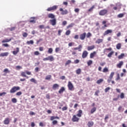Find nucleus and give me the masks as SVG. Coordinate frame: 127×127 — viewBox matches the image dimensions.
Listing matches in <instances>:
<instances>
[{"instance_id": "nucleus-1", "label": "nucleus", "mask_w": 127, "mask_h": 127, "mask_svg": "<svg viewBox=\"0 0 127 127\" xmlns=\"http://www.w3.org/2000/svg\"><path fill=\"white\" fill-rule=\"evenodd\" d=\"M19 90H20V87L19 86H13L12 89L10 90V93L11 94H13L17 91H19Z\"/></svg>"}, {"instance_id": "nucleus-2", "label": "nucleus", "mask_w": 127, "mask_h": 127, "mask_svg": "<svg viewBox=\"0 0 127 127\" xmlns=\"http://www.w3.org/2000/svg\"><path fill=\"white\" fill-rule=\"evenodd\" d=\"M43 61H50L52 62V61H54V57L53 56H49L48 57L45 58L43 59Z\"/></svg>"}, {"instance_id": "nucleus-3", "label": "nucleus", "mask_w": 127, "mask_h": 127, "mask_svg": "<svg viewBox=\"0 0 127 127\" xmlns=\"http://www.w3.org/2000/svg\"><path fill=\"white\" fill-rule=\"evenodd\" d=\"M58 8V6L54 5L52 7H50L47 9V11H53L54 10H56Z\"/></svg>"}, {"instance_id": "nucleus-4", "label": "nucleus", "mask_w": 127, "mask_h": 127, "mask_svg": "<svg viewBox=\"0 0 127 127\" xmlns=\"http://www.w3.org/2000/svg\"><path fill=\"white\" fill-rule=\"evenodd\" d=\"M107 13H108V10L104 9L103 10H101L99 11V15L104 16V15H106Z\"/></svg>"}, {"instance_id": "nucleus-5", "label": "nucleus", "mask_w": 127, "mask_h": 127, "mask_svg": "<svg viewBox=\"0 0 127 127\" xmlns=\"http://www.w3.org/2000/svg\"><path fill=\"white\" fill-rule=\"evenodd\" d=\"M67 87L68 88V90L69 91H73L74 90V86H73V84H72V82L71 81H68Z\"/></svg>"}, {"instance_id": "nucleus-6", "label": "nucleus", "mask_w": 127, "mask_h": 127, "mask_svg": "<svg viewBox=\"0 0 127 127\" xmlns=\"http://www.w3.org/2000/svg\"><path fill=\"white\" fill-rule=\"evenodd\" d=\"M114 75H115V72H112L110 73L109 77L108 79L107 80V82L108 83H111V82H112V79H113V77H114Z\"/></svg>"}, {"instance_id": "nucleus-7", "label": "nucleus", "mask_w": 127, "mask_h": 127, "mask_svg": "<svg viewBox=\"0 0 127 127\" xmlns=\"http://www.w3.org/2000/svg\"><path fill=\"white\" fill-rule=\"evenodd\" d=\"M60 11H62L61 14H62V15H64L68 13V10H67V9L63 10L62 8H60Z\"/></svg>"}, {"instance_id": "nucleus-8", "label": "nucleus", "mask_w": 127, "mask_h": 127, "mask_svg": "<svg viewBox=\"0 0 127 127\" xmlns=\"http://www.w3.org/2000/svg\"><path fill=\"white\" fill-rule=\"evenodd\" d=\"M71 120L73 122H76V123H78L79 122V118L76 115H73Z\"/></svg>"}, {"instance_id": "nucleus-9", "label": "nucleus", "mask_w": 127, "mask_h": 127, "mask_svg": "<svg viewBox=\"0 0 127 127\" xmlns=\"http://www.w3.org/2000/svg\"><path fill=\"white\" fill-rule=\"evenodd\" d=\"M113 30L108 29L106 31H105L104 33L103 34L104 36L108 35V34H109V33H112Z\"/></svg>"}, {"instance_id": "nucleus-10", "label": "nucleus", "mask_w": 127, "mask_h": 127, "mask_svg": "<svg viewBox=\"0 0 127 127\" xmlns=\"http://www.w3.org/2000/svg\"><path fill=\"white\" fill-rule=\"evenodd\" d=\"M87 56H88V52H87V51H83L82 55V58L85 59Z\"/></svg>"}, {"instance_id": "nucleus-11", "label": "nucleus", "mask_w": 127, "mask_h": 127, "mask_svg": "<svg viewBox=\"0 0 127 127\" xmlns=\"http://www.w3.org/2000/svg\"><path fill=\"white\" fill-rule=\"evenodd\" d=\"M10 122V121H9V118H6L3 121V124H4V125H9Z\"/></svg>"}, {"instance_id": "nucleus-12", "label": "nucleus", "mask_w": 127, "mask_h": 127, "mask_svg": "<svg viewBox=\"0 0 127 127\" xmlns=\"http://www.w3.org/2000/svg\"><path fill=\"white\" fill-rule=\"evenodd\" d=\"M86 38V33H83L80 35V39L81 40H84Z\"/></svg>"}, {"instance_id": "nucleus-13", "label": "nucleus", "mask_w": 127, "mask_h": 127, "mask_svg": "<svg viewBox=\"0 0 127 127\" xmlns=\"http://www.w3.org/2000/svg\"><path fill=\"white\" fill-rule=\"evenodd\" d=\"M53 90H57V89H59V84L57 83H55L53 85L52 87Z\"/></svg>"}, {"instance_id": "nucleus-14", "label": "nucleus", "mask_w": 127, "mask_h": 127, "mask_svg": "<svg viewBox=\"0 0 127 127\" xmlns=\"http://www.w3.org/2000/svg\"><path fill=\"white\" fill-rule=\"evenodd\" d=\"M50 21L51 24H52V25H53V26L56 25V18L50 20Z\"/></svg>"}, {"instance_id": "nucleus-15", "label": "nucleus", "mask_w": 127, "mask_h": 127, "mask_svg": "<svg viewBox=\"0 0 127 127\" xmlns=\"http://www.w3.org/2000/svg\"><path fill=\"white\" fill-rule=\"evenodd\" d=\"M124 65V62L121 61L120 63L117 64V68H122V66Z\"/></svg>"}, {"instance_id": "nucleus-16", "label": "nucleus", "mask_w": 127, "mask_h": 127, "mask_svg": "<svg viewBox=\"0 0 127 127\" xmlns=\"http://www.w3.org/2000/svg\"><path fill=\"white\" fill-rule=\"evenodd\" d=\"M29 22L31 23H35V22H36V21L35 20V17H31Z\"/></svg>"}, {"instance_id": "nucleus-17", "label": "nucleus", "mask_w": 127, "mask_h": 127, "mask_svg": "<svg viewBox=\"0 0 127 127\" xmlns=\"http://www.w3.org/2000/svg\"><path fill=\"white\" fill-rule=\"evenodd\" d=\"M103 41H104V39H98L96 41L95 43H96V44H100V43H102L103 42Z\"/></svg>"}, {"instance_id": "nucleus-18", "label": "nucleus", "mask_w": 127, "mask_h": 127, "mask_svg": "<svg viewBox=\"0 0 127 127\" xmlns=\"http://www.w3.org/2000/svg\"><path fill=\"white\" fill-rule=\"evenodd\" d=\"M48 17H49V18H52L53 19H54V18H55V15L53 13H49L48 15Z\"/></svg>"}, {"instance_id": "nucleus-19", "label": "nucleus", "mask_w": 127, "mask_h": 127, "mask_svg": "<svg viewBox=\"0 0 127 127\" xmlns=\"http://www.w3.org/2000/svg\"><path fill=\"white\" fill-rule=\"evenodd\" d=\"M82 114H83V111L81 110H79L78 111V113L76 115V116H77V117H78L79 118H81V117H82Z\"/></svg>"}, {"instance_id": "nucleus-20", "label": "nucleus", "mask_w": 127, "mask_h": 127, "mask_svg": "<svg viewBox=\"0 0 127 127\" xmlns=\"http://www.w3.org/2000/svg\"><path fill=\"white\" fill-rule=\"evenodd\" d=\"M8 55V52L2 53L0 54V57H4V56H7Z\"/></svg>"}, {"instance_id": "nucleus-21", "label": "nucleus", "mask_w": 127, "mask_h": 127, "mask_svg": "<svg viewBox=\"0 0 127 127\" xmlns=\"http://www.w3.org/2000/svg\"><path fill=\"white\" fill-rule=\"evenodd\" d=\"M93 49H95V46L94 45L88 46L87 47V50L88 51H91V50H93Z\"/></svg>"}, {"instance_id": "nucleus-22", "label": "nucleus", "mask_w": 127, "mask_h": 127, "mask_svg": "<svg viewBox=\"0 0 127 127\" xmlns=\"http://www.w3.org/2000/svg\"><path fill=\"white\" fill-rule=\"evenodd\" d=\"M106 23H107V21L104 20L102 21V24L104 25V26L102 27L103 29H105V27H108V25H107Z\"/></svg>"}, {"instance_id": "nucleus-23", "label": "nucleus", "mask_w": 127, "mask_h": 127, "mask_svg": "<svg viewBox=\"0 0 127 127\" xmlns=\"http://www.w3.org/2000/svg\"><path fill=\"white\" fill-rule=\"evenodd\" d=\"M12 38H10L9 39H5L2 41V43H5L6 42H9V41H11Z\"/></svg>"}, {"instance_id": "nucleus-24", "label": "nucleus", "mask_w": 127, "mask_h": 127, "mask_svg": "<svg viewBox=\"0 0 127 127\" xmlns=\"http://www.w3.org/2000/svg\"><path fill=\"white\" fill-rule=\"evenodd\" d=\"M16 51H13L12 52L13 55H16V54H17V53L19 52V48H16Z\"/></svg>"}, {"instance_id": "nucleus-25", "label": "nucleus", "mask_w": 127, "mask_h": 127, "mask_svg": "<svg viewBox=\"0 0 127 127\" xmlns=\"http://www.w3.org/2000/svg\"><path fill=\"white\" fill-rule=\"evenodd\" d=\"M96 54L97 53L96 52H93V53H91L90 55V58H94V57H95V55H96Z\"/></svg>"}, {"instance_id": "nucleus-26", "label": "nucleus", "mask_w": 127, "mask_h": 127, "mask_svg": "<svg viewBox=\"0 0 127 127\" xmlns=\"http://www.w3.org/2000/svg\"><path fill=\"white\" fill-rule=\"evenodd\" d=\"M64 91H65V87H62L61 88L59 91V94H62V93H63V92H64Z\"/></svg>"}, {"instance_id": "nucleus-27", "label": "nucleus", "mask_w": 127, "mask_h": 127, "mask_svg": "<svg viewBox=\"0 0 127 127\" xmlns=\"http://www.w3.org/2000/svg\"><path fill=\"white\" fill-rule=\"evenodd\" d=\"M116 48L118 50H120V49H121V48H122V44H121V43L117 44L116 45Z\"/></svg>"}, {"instance_id": "nucleus-28", "label": "nucleus", "mask_w": 127, "mask_h": 127, "mask_svg": "<svg viewBox=\"0 0 127 127\" xmlns=\"http://www.w3.org/2000/svg\"><path fill=\"white\" fill-rule=\"evenodd\" d=\"M87 126L88 127H93V126H94V122H93L92 121L88 122Z\"/></svg>"}, {"instance_id": "nucleus-29", "label": "nucleus", "mask_w": 127, "mask_h": 127, "mask_svg": "<svg viewBox=\"0 0 127 127\" xmlns=\"http://www.w3.org/2000/svg\"><path fill=\"white\" fill-rule=\"evenodd\" d=\"M102 72L103 73H108V72H109V68H108V67H105L103 68Z\"/></svg>"}, {"instance_id": "nucleus-30", "label": "nucleus", "mask_w": 127, "mask_h": 127, "mask_svg": "<svg viewBox=\"0 0 127 127\" xmlns=\"http://www.w3.org/2000/svg\"><path fill=\"white\" fill-rule=\"evenodd\" d=\"M55 119H57L58 120H59V117L58 116H51L50 120L51 121H53L54 120H55Z\"/></svg>"}, {"instance_id": "nucleus-31", "label": "nucleus", "mask_w": 127, "mask_h": 127, "mask_svg": "<svg viewBox=\"0 0 127 127\" xmlns=\"http://www.w3.org/2000/svg\"><path fill=\"white\" fill-rule=\"evenodd\" d=\"M118 112L119 113H121V112H124V108H123L122 106H119V107L118 109Z\"/></svg>"}, {"instance_id": "nucleus-32", "label": "nucleus", "mask_w": 127, "mask_h": 127, "mask_svg": "<svg viewBox=\"0 0 127 127\" xmlns=\"http://www.w3.org/2000/svg\"><path fill=\"white\" fill-rule=\"evenodd\" d=\"M21 76H22V77H25L26 78H27V79H28V76H26L25 72L22 71L21 73Z\"/></svg>"}, {"instance_id": "nucleus-33", "label": "nucleus", "mask_w": 127, "mask_h": 127, "mask_svg": "<svg viewBox=\"0 0 127 127\" xmlns=\"http://www.w3.org/2000/svg\"><path fill=\"white\" fill-rule=\"evenodd\" d=\"M125 57V54L122 53L120 55L118 56V59H123Z\"/></svg>"}, {"instance_id": "nucleus-34", "label": "nucleus", "mask_w": 127, "mask_h": 127, "mask_svg": "<svg viewBox=\"0 0 127 127\" xmlns=\"http://www.w3.org/2000/svg\"><path fill=\"white\" fill-rule=\"evenodd\" d=\"M81 68H78L76 70V73L77 75H80V74H81Z\"/></svg>"}, {"instance_id": "nucleus-35", "label": "nucleus", "mask_w": 127, "mask_h": 127, "mask_svg": "<svg viewBox=\"0 0 127 127\" xmlns=\"http://www.w3.org/2000/svg\"><path fill=\"white\" fill-rule=\"evenodd\" d=\"M102 82H104V79L103 78H101L99 80H98L96 82L97 84H101V83H102Z\"/></svg>"}, {"instance_id": "nucleus-36", "label": "nucleus", "mask_w": 127, "mask_h": 127, "mask_svg": "<svg viewBox=\"0 0 127 127\" xmlns=\"http://www.w3.org/2000/svg\"><path fill=\"white\" fill-rule=\"evenodd\" d=\"M114 53V51H111L108 54V56H107L108 57H109V58H111V57H112V55H113Z\"/></svg>"}, {"instance_id": "nucleus-37", "label": "nucleus", "mask_w": 127, "mask_h": 127, "mask_svg": "<svg viewBox=\"0 0 127 127\" xmlns=\"http://www.w3.org/2000/svg\"><path fill=\"white\" fill-rule=\"evenodd\" d=\"M51 75H48L46 76L45 80H51Z\"/></svg>"}, {"instance_id": "nucleus-38", "label": "nucleus", "mask_w": 127, "mask_h": 127, "mask_svg": "<svg viewBox=\"0 0 127 127\" xmlns=\"http://www.w3.org/2000/svg\"><path fill=\"white\" fill-rule=\"evenodd\" d=\"M26 43L27 44L29 45V44H33L34 42H33V40H30V41H27Z\"/></svg>"}, {"instance_id": "nucleus-39", "label": "nucleus", "mask_w": 127, "mask_h": 127, "mask_svg": "<svg viewBox=\"0 0 127 127\" xmlns=\"http://www.w3.org/2000/svg\"><path fill=\"white\" fill-rule=\"evenodd\" d=\"M125 13H120L118 15V17L119 18H121V17H124V15H125Z\"/></svg>"}, {"instance_id": "nucleus-40", "label": "nucleus", "mask_w": 127, "mask_h": 127, "mask_svg": "<svg viewBox=\"0 0 127 127\" xmlns=\"http://www.w3.org/2000/svg\"><path fill=\"white\" fill-rule=\"evenodd\" d=\"M48 52L50 54H52V53L53 52V49H52V48H49L48 51Z\"/></svg>"}, {"instance_id": "nucleus-41", "label": "nucleus", "mask_w": 127, "mask_h": 127, "mask_svg": "<svg viewBox=\"0 0 127 127\" xmlns=\"http://www.w3.org/2000/svg\"><path fill=\"white\" fill-rule=\"evenodd\" d=\"M30 81L32 82V83H35V84H37V81L34 78H31L30 79Z\"/></svg>"}, {"instance_id": "nucleus-42", "label": "nucleus", "mask_w": 127, "mask_h": 127, "mask_svg": "<svg viewBox=\"0 0 127 127\" xmlns=\"http://www.w3.org/2000/svg\"><path fill=\"white\" fill-rule=\"evenodd\" d=\"M94 8H95V5H92V7L88 9V11L89 12H91V11H93V10L94 9Z\"/></svg>"}, {"instance_id": "nucleus-43", "label": "nucleus", "mask_w": 127, "mask_h": 127, "mask_svg": "<svg viewBox=\"0 0 127 127\" xmlns=\"http://www.w3.org/2000/svg\"><path fill=\"white\" fill-rule=\"evenodd\" d=\"M68 46L69 47H71L72 46H74V45H75V43L74 42H70L69 43H68Z\"/></svg>"}, {"instance_id": "nucleus-44", "label": "nucleus", "mask_w": 127, "mask_h": 127, "mask_svg": "<svg viewBox=\"0 0 127 127\" xmlns=\"http://www.w3.org/2000/svg\"><path fill=\"white\" fill-rule=\"evenodd\" d=\"M96 110H97V109L96 108V107L93 108L91 110V114H93V113H95V111H96Z\"/></svg>"}, {"instance_id": "nucleus-45", "label": "nucleus", "mask_w": 127, "mask_h": 127, "mask_svg": "<svg viewBox=\"0 0 127 127\" xmlns=\"http://www.w3.org/2000/svg\"><path fill=\"white\" fill-rule=\"evenodd\" d=\"M92 64H93V61H92V60H89L87 62V64L88 66L92 65Z\"/></svg>"}, {"instance_id": "nucleus-46", "label": "nucleus", "mask_w": 127, "mask_h": 127, "mask_svg": "<svg viewBox=\"0 0 127 127\" xmlns=\"http://www.w3.org/2000/svg\"><path fill=\"white\" fill-rule=\"evenodd\" d=\"M110 90H111V88L108 87L105 89L104 91L105 93H107Z\"/></svg>"}, {"instance_id": "nucleus-47", "label": "nucleus", "mask_w": 127, "mask_h": 127, "mask_svg": "<svg viewBox=\"0 0 127 127\" xmlns=\"http://www.w3.org/2000/svg\"><path fill=\"white\" fill-rule=\"evenodd\" d=\"M69 64H71V60H68L66 62L65 65L67 66V65H69Z\"/></svg>"}, {"instance_id": "nucleus-48", "label": "nucleus", "mask_w": 127, "mask_h": 127, "mask_svg": "<svg viewBox=\"0 0 127 127\" xmlns=\"http://www.w3.org/2000/svg\"><path fill=\"white\" fill-rule=\"evenodd\" d=\"M120 98L121 99H124L125 98V93H121L120 94Z\"/></svg>"}, {"instance_id": "nucleus-49", "label": "nucleus", "mask_w": 127, "mask_h": 127, "mask_svg": "<svg viewBox=\"0 0 127 127\" xmlns=\"http://www.w3.org/2000/svg\"><path fill=\"white\" fill-rule=\"evenodd\" d=\"M70 33H71V31L70 30H67L66 32H65V35H70Z\"/></svg>"}, {"instance_id": "nucleus-50", "label": "nucleus", "mask_w": 127, "mask_h": 127, "mask_svg": "<svg viewBox=\"0 0 127 127\" xmlns=\"http://www.w3.org/2000/svg\"><path fill=\"white\" fill-rule=\"evenodd\" d=\"M91 36H92V34L90 32H88L86 35L87 38H89V37H91Z\"/></svg>"}, {"instance_id": "nucleus-51", "label": "nucleus", "mask_w": 127, "mask_h": 127, "mask_svg": "<svg viewBox=\"0 0 127 127\" xmlns=\"http://www.w3.org/2000/svg\"><path fill=\"white\" fill-rule=\"evenodd\" d=\"M52 124L54 126H55V125H57V124H58V122L56 120H54L53 121Z\"/></svg>"}, {"instance_id": "nucleus-52", "label": "nucleus", "mask_w": 127, "mask_h": 127, "mask_svg": "<svg viewBox=\"0 0 127 127\" xmlns=\"http://www.w3.org/2000/svg\"><path fill=\"white\" fill-rule=\"evenodd\" d=\"M82 45H79L78 46V47H77V49L78 51H81V49H82Z\"/></svg>"}, {"instance_id": "nucleus-53", "label": "nucleus", "mask_w": 127, "mask_h": 127, "mask_svg": "<svg viewBox=\"0 0 127 127\" xmlns=\"http://www.w3.org/2000/svg\"><path fill=\"white\" fill-rule=\"evenodd\" d=\"M22 94V92L21 91H19L16 93V96H21Z\"/></svg>"}, {"instance_id": "nucleus-54", "label": "nucleus", "mask_w": 127, "mask_h": 127, "mask_svg": "<svg viewBox=\"0 0 127 127\" xmlns=\"http://www.w3.org/2000/svg\"><path fill=\"white\" fill-rule=\"evenodd\" d=\"M11 101H12V103H16V102H17L16 98H12L11 99Z\"/></svg>"}, {"instance_id": "nucleus-55", "label": "nucleus", "mask_w": 127, "mask_h": 127, "mask_svg": "<svg viewBox=\"0 0 127 127\" xmlns=\"http://www.w3.org/2000/svg\"><path fill=\"white\" fill-rule=\"evenodd\" d=\"M74 26V24L73 23H71L69 25H68L67 26V28H70V27H73V26Z\"/></svg>"}, {"instance_id": "nucleus-56", "label": "nucleus", "mask_w": 127, "mask_h": 127, "mask_svg": "<svg viewBox=\"0 0 127 127\" xmlns=\"http://www.w3.org/2000/svg\"><path fill=\"white\" fill-rule=\"evenodd\" d=\"M99 93H100V90H97L95 91L94 94L95 96H99Z\"/></svg>"}, {"instance_id": "nucleus-57", "label": "nucleus", "mask_w": 127, "mask_h": 127, "mask_svg": "<svg viewBox=\"0 0 127 127\" xmlns=\"http://www.w3.org/2000/svg\"><path fill=\"white\" fill-rule=\"evenodd\" d=\"M79 62H80V61L79 60H75L74 61V64H78V63H79Z\"/></svg>"}, {"instance_id": "nucleus-58", "label": "nucleus", "mask_w": 127, "mask_h": 127, "mask_svg": "<svg viewBox=\"0 0 127 127\" xmlns=\"http://www.w3.org/2000/svg\"><path fill=\"white\" fill-rule=\"evenodd\" d=\"M4 73H9V71L8 70V69L5 68L3 70Z\"/></svg>"}, {"instance_id": "nucleus-59", "label": "nucleus", "mask_w": 127, "mask_h": 127, "mask_svg": "<svg viewBox=\"0 0 127 127\" xmlns=\"http://www.w3.org/2000/svg\"><path fill=\"white\" fill-rule=\"evenodd\" d=\"M34 55L38 56V55H39V54H40V53H39V52H38V51H35V52H34Z\"/></svg>"}, {"instance_id": "nucleus-60", "label": "nucleus", "mask_w": 127, "mask_h": 127, "mask_svg": "<svg viewBox=\"0 0 127 127\" xmlns=\"http://www.w3.org/2000/svg\"><path fill=\"white\" fill-rule=\"evenodd\" d=\"M22 35L23 37H27V35H28V34H27V33L25 32L23 33Z\"/></svg>"}, {"instance_id": "nucleus-61", "label": "nucleus", "mask_w": 127, "mask_h": 127, "mask_svg": "<svg viewBox=\"0 0 127 127\" xmlns=\"http://www.w3.org/2000/svg\"><path fill=\"white\" fill-rule=\"evenodd\" d=\"M59 51H60V48H56L55 49V52H56V53H58V52Z\"/></svg>"}, {"instance_id": "nucleus-62", "label": "nucleus", "mask_w": 127, "mask_h": 127, "mask_svg": "<svg viewBox=\"0 0 127 127\" xmlns=\"http://www.w3.org/2000/svg\"><path fill=\"white\" fill-rule=\"evenodd\" d=\"M2 46H4V47H9V45L7 44H2Z\"/></svg>"}, {"instance_id": "nucleus-63", "label": "nucleus", "mask_w": 127, "mask_h": 127, "mask_svg": "<svg viewBox=\"0 0 127 127\" xmlns=\"http://www.w3.org/2000/svg\"><path fill=\"white\" fill-rule=\"evenodd\" d=\"M4 95H6V92L0 93V97H1V96H4Z\"/></svg>"}, {"instance_id": "nucleus-64", "label": "nucleus", "mask_w": 127, "mask_h": 127, "mask_svg": "<svg viewBox=\"0 0 127 127\" xmlns=\"http://www.w3.org/2000/svg\"><path fill=\"white\" fill-rule=\"evenodd\" d=\"M44 124H43V123L42 122H40L39 123V127H44Z\"/></svg>"}]
</instances>
